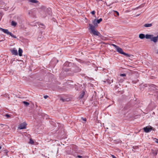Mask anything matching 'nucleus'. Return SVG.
Listing matches in <instances>:
<instances>
[{"label":"nucleus","mask_w":158,"mask_h":158,"mask_svg":"<svg viewBox=\"0 0 158 158\" xmlns=\"http://www.w3.org/2000/svg\"><path fill=\"white\" fill-rule=\"evenodd\" d=\"M89 29L90 30V32L91 33L96 35L99 36L100 35V33L98 32L97 30H95L94 27L92 24H89Z\"/></svg>","instance_id":"obj_1"},{"label":"nucleus","mask_w":158,"mask_h":158,"mask_svg":"<svg viewBox=\"0 0 158 158\" xmlns=\"http://www.w3.org/2000/svg\"><path fill=\"white\" fill-rule=\"evenodd\" d=\"M145 38L147 39H150L151 41L156 43L158 40V35L156 37H154L153 35H146Z\"/></svg>","instance_id":"obj_2"},{"label":"nucleus","mask_w":158,"mask_h":158,"mask_svg":"<svg viewBox=\"0 0 158 158\" xmlns=\"http://www.w3.org/2000/svg\"><path fill=\"white\" fill-rule=\"evenodd\" d=\"M0 30L3 31L4 33L6 34L7 35H9L11 37L15 38H16L17 37L16 36L14 35L11 32L9 31L7 29H5L2 28H0Z\"/></svg>","instance_id":"obj_3"},{"label":"nucleus","mask_w":158,"mask_h":158,"mask_svg":"<svg viewBox=\"0 0 158 158\" xmlns=\"http://www.w3.org/2000/svg\"><path fill=\"white\" fill-rule=\"evenodd\" d=\"M111 45L113 46L116 49L117 51L119 52V53L122 54H123V53L124 52L123 50V49L119 47L118 46L116 45L112 44H111Z\"/></svg>","instance_id":"obj_4"},{"label":"nucleus","mask_w":158,"mask_h":158,"mask_svg":"<svg viewBox=\"0 0 158 158\" xmlns=\"http://www.w3.org/2000/svg\"><path fill=\"white\" fill-rule=\"evenodd\" d=\"M145 132L148 133L150 132L152 130H154V129L151 126H148L143 128Z\"/></svg>","instance_id":"obj_5"},{"label":"nucleus","mask_w":158,"mask_h":158,"mask_svg":"<svg viewBox=\"0 0 158 158\" xmlns=\"http://www.w3.org/2000/svg\"><path fill=\"white\" fill-rule=\"evenodd\" d=\"M132 12L131 13V14L133 15H134L135 17L139 16L142 12L140 10H131Z\"/></svg>","instance_id":"obj_6"},{"label":"nucleus","mask_w":158,"mask_h":158,"mask_svg":"<svg viewBox=\"0 0 158 158\" xmlns=\"http://www.w3.org/2000/svg\"><path fill=\"white\" fill-rule=\"evenodd\" d=\"M102 21V19L100 18L99 19L97 20L95 19L93 21V23L94 24V27H97L98 26V24L100 23Z\"/></svg>","instance_id":"obj_7"},{"label":"nucleus","mask_w":158,"mask_h":158,"mask_svg":"<svg viewBox=\"0 0 158 158\" xmlns=\"http://www.w3.org/2000/svg\"><path fill=\"white\" fill-rule=\"evenodd\" d=\"M27 124L25 122H23L22 123H20L19 127L18 129H25L26 128V126Z\"/></svg>","instance_id":"obj_8"},{"label":"nucleus","mask_w":158,"mask_h":158,"mask_svg":"<svg viewBox=\"0 0 158 158\" xmlns=\"http://www.w3.org/2000/svg\"><path fill=\"white\" fill-rule=\"evenodd\" d=\"M10 52L13 55H17L18 54L17 50H16L15 48L10 49Z\"/></svg>","instance_id":"obj_9"},{"label":"nucleus","mask_w":158,"mask_h":158,"mask_svg":"<svg viewBox=\"0 0 158 158\" xmlns=\"http://www.w3.org/2000/svg\"><path fill=\"white\" fill-rule=\"evenodd\" d=\"M28 2L31 3H36L38 2V1L37 0H28Z\"/></svg>","instance_id":"obj_10"},{"label":"nucleus","mask_w":158,"mask_h":158,"mask_svg":"<svg viewBox=\"0 0 158 158\" xmlns=\"http://www.w3.org/2000/svg\"><path fill=\"white\" fill-rule=\"evenodd\" d=\"M139 37L141 39H143L145 37V35L143 34H140L139 35Z\"/></svg>","instance_id":"obj_11"},{"label":"nucleus","mask_w":158,"mask_h":158,"mask_svg":"<svg viewBox=\"0 0 158 158\" xmlns=\"http://www.w3.org/2000/svg\"><path fill=\"white\" fill-rule=\"evenodd\" d=\"M19 56H22V53L23 52L22 50L20 48H19Z\"/></svg>","instance_id":"obj_12"},{"label":"nucleus","mask_w":158,"mask_h":158,"mask_svg":"<svg viewBox=\"0 0 158 158\" xmlns=\"http://www.w3.org/2000/svg\"><path fill=\"white\" fill-rule=\"evenodd\" d=\"M113 14L115 16H119V13L116 10H113Z\"/></svg>","instance_id":"obj_13"},{"label":"nucleus","mask_w":158,"mask_h":158,"mask_svg":"<svg viewBox=\"0 0 158 158\" xmlns=\"http://www.w3.org/2000/svg\"><path fill=\"white\" fill-rule=\"evenodd\" d=\"M152 24L151 23H147L144 25V26L145 27H149L152 26Z\"/></svg>","instance_id":"obj_14"},{"label":"nucleus","mask_w":158,"mask_h":158,"mask_svg":"<svg viewBox=\"0 0 158 158\" xmlns=\"http://www.w3.org/2000/svg\"><path fill=\"white\" fill-rule=\"evenodd\" d=\"M11 25L12 26L15 27L17 25V23L16 22H15L14 21H12L11 22Z\"/></svg>","instance_id":"obj_15"},{"label":"nucleus","mask_w":158,"mask_h":158,"mask_svg":"<svg viewBox=\"0 0 158 158\" xmlns=\"http://www.w3.org/2000/svg\"><path fill=\"white\" fill-rule=\"evenodd\" d=\"M152 151H153V153L155 155H156L157 154V151L156 149H154V150H152Z\"/></svg>","instance_id":"obj_16"},{"label":"nucleus","mask_w":158,"mask_h":158,"mask_svg":"<svg viewBox=\"0 0 158 158\" xmlns=\"http://www.w3.org/2000/svg\"><path fill=\"white\" fill-rule=\"evenodd\" d=\"M85 92L84 91H83L82 92V93L80 95V98H82L83 97L84 95H85Z\"/></svg>","instance_id":"obj_17"},{"label":"nucleus","mask_w":158,"mask_h":158,"mask_svg":"<svg viewBox=\"0 0 158 158\" xmlns=\"http://www.w3.org/2000/svg\"><path fill=\"white\" fill-rule=\"evenodd\" d=\"M123 54L126 56H127L129 57H131V56H133L132 55H129L128 54L126 53L125 52H124L123 53Z\"/></svg>","instance_id":"obj_18"},{"label":"nucleus","mask_w":158,"mask_h":158,"mask_svg":"<svg viewBox=\"0 0 158 158\" xmlns=\"http://www.w3.org/2000/svg\"><path fill=\"white\" fill-rule=\"evenodd\" d=\"M23 103L26 106H28L29 105V103L28 102H26V101H23Z\"/></svg>","instance_id":"obj_19"},{"label":"nucleus","mask_w":158,"mask_h":158,"mask_svg":"<svg viewBox=\"0 0 158 158\" xmlns=\"http://www.w3.org/2000/svg\"><path fill=\"white\" fill-rule=\"evenodd\" d=\"M41 9L42 10H47V8H46V7H45L44 6H42L41 7Z\"/></svg>","instance_id":"obj_20"},{"label":"nucleus","mask_w":158,"mask_h":158,"mask_svg":"<svg viewBox=\"0 0 158 158\" xmlns=\"http://www.w3.org/2000/svg\"><path fill=\"white\" fill-rule=\"evenodd\" d=\"M29 143L31 144H33L34 143V142L33 140L31 139H30V141L29 142Z\"/></svg>","instance_id":"obj_21"},{"label":"nucleus","mask_w":158,"mask_h":158,"mask_svg":"<svg viewBox=\"0 0 158 158\" xmlns=\"http://www.w3.org/2000/svg\"><path fill=\"white\" fill-rule=\"evenodd\" d=\"M81 118L85 122H86V119L85 118Z\"/></svg>","instance_id":"obj_22"},{"label":"nucleus","mask_w":158,"mask_h":158,"mask_svg":"<svg viewBox=\"0 0 158 158\" xmlns=\"http://www.w3.org/2000/svg\"><path fill=\"white\" fill-rule=\"evenodd\" d=\"M5 116L7 118H9V117H10V115H9V114H6L5 115Z\"/></svg>","instance_id":"obj_23"},{"label":"nucleus","mask_w":158,"mask_h":158,"mask_svg":"<svg viewBox=\"0 0 158 158\" xmlns=\"http://www.w3.org/2000/svg\"><path fill=\"white\" fill-rule=\"evenodd\" d=\"M154 141L156 143H158V139H154Z\"/></svg>","instance_id":"obj_24"},{"label":"nucleus","mask_w":158,"mask_h":158,"mask_svg":"<svg viewBox=\"0 0 158 158\" xmlns=\"http://www.w3.org/2000/svg\"><path fill=\"white\" fill-rule=\"evenodd\" d=\"M121 76L124 77L126 76V74H121L120 75Z\"/></svg>","instance_id":"obj_25"},{"label":"nucleus","mask_w":158,"mask_h":158,"mask_svg":"<svg viewBox=\"0 0 158 158\" xmlns=\"http://www.w3.org/2000/svg\"><path fill=\"white\" fill-rule=\"evenodd\" d=\"M95 13V12L94 11H93L92 12H91V13L92 14V15H94Z\"/></svg>","instance_id":"obj_26"},{"label":"nucleus","mask_w":158,"mask_h":158,"mask_svg":"<svg viewBox=\"0 0 158 158\" xmlns=\"http://www.w3.org/2000/svg\"><path fill=\"white\" fill-rule=\"evenodd\" d=\"M48 97V96L47 95H45L44 96V98L45 99H46Z\"/></svg>","instance_id":"obj_27"},{"label":"nucleus","mask_w":158,"mask_h":158,"mask_svg":"<svg viewBox=\"0 0 158 158\" xmlns=\"http://www.w3.org/2000/svg\"><path fill=\"white\" fill-rule=\"evenodd\" d=\"M111 156L112 157V158H117L114 155H111Z\"/></svg>","instance_id":"obj_28"},{"label":"nucleus","mask_w":158,"mask_h":158,"mask_svg":"<svg viewBox=\"0 0 158 158\" xmlns=\"http://www.w3.org/2000/svg\"><path fill=\"white\" fill-rule=\"evenodd\" d=\"M60 100L62 101L63 102H64V99L63 98H60Z\"/></svg>","instance_id":"obj_29"},{"label":"nucleus","mask_w":158,"mask_h":158,"mask_svg":"<svg viewBox=\"0 0 158 158\" xmlns=\"http://www.w3.org/2000/svg\"><path fill=\"white\" fill-rule=\"evenodd\" d=\"M141 6H139V7H137V8H137V9H139V8H141Z\"/></svg>","instance_id":"obj_30"},{"label":"nucleus","mask_w":158,"mask_h":158,"mask_svg":"<svg viewBox=\"0 0 158 158\" xmlns=\"http://www.w3.org/2000/svg\"><path fill=\"white\" fill-rule=\"evenodd\" d=\"M77 157L79 158H81L82 157L80 156H78Z\"/></svg>","instance_id":"obj_31"},{"label":"nucleus","mask_w":158,"mask_h":158,"mask_svg":"<svg viewBox=\"0 0 158 158\" xmlns=\"http://www.w3.org/2000/svg\"><path fill=\"white\" fill-rule=\"evenodd\" d=\"M3 3V2L2 0H0V4H1Z\"/></svg>","instance_id":"obj_32"},{"label":"nucleus","mask_w":158,"mask_h":158,"mask_svg":"<svg viewBox=\"0 0 158 158\" xmlns=\"http://www.w3.org/2000/svg\"><path fill=\"white\" fill-rule=\"evenodd\" d=\"M40 25L41 26H44V25L42 23H40Z\"/></svg>","instance_id":"obj_33"},{"label":"nucleus","mask_w":158,"mask_h":158,"mask_svg":"<svg viewBox=\"0 0 158 158\" xmlns=\"http://www.w3.org/2000/svg\"><path fill=\"white\" fill-rule=\"evenodd\" d=\"M156 53L158 54V50L157 51V52H156Z\"/></svg>","instance_id":"obj_34"},{"label":"nucleus","mask_w":158,"mask_h":158,"mask_svg":"<svg viewBox=\"0 0 158 158\" xmlns=\"http://www.w3.org/2000/svg\"><path fill=\"white\" fill-rule=\"evenodd\" d=\"M2 147L1 146H0V149Z\"/></svg>","instance_id":"obj_35"},{"label":"nucleus","mask_w":158,"mask_h":158,"mask_svg":"<svg viewBox=\"0 0 158 158\" xmlns=\"http://www.w3.org/2000/svg\"><path fill=\"white\" fill-rule=\"evenodd\" d=\"M101 0H97V1H100Z\"/></svg>","instance_id":"obj_36"},{"label":"nucleus","mask_w":158,"mask_h":158,"mask_svg":"<svg viewBox=\"0 0 158 158\" xmlns=\"http://www.w3.org/2000/svg\"><path fill=\"white\" fill-rule=\"evenodd\" d=\"M113 82V80H111V82Z\"/></svg>","instance_id":"obj_37"}]
</instances>
